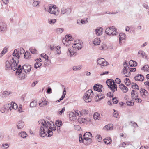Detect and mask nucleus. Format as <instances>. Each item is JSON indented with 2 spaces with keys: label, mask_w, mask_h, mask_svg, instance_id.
Returning a JSON list of instances; mask_svg holds the SVG:
<instances>
[{
  "label": "nucleus",
  "mask_w": 149,
  "mask_h": 149,
  "mask_svg": "<svg viewBox=\"0 0 149 149\" xmlns=\"http://www.w3.org/2000/svg\"><path fill=\"white\" fill-rule=\"evenodd\" d=\"M81 112L82 116L83 115H86L88 114V113L89 112L88 110L84 109L82 110Z\"/></svg>",
  "instance_id": "864d4df0"
},
{
  "label": "nucleus",
  "mask_w": 149,
  "mask_h": 149,
  "mask_svg": "<svg viewBox=\"0 0 149 149\" xmlns=\"http://www.w3.org/2000/svg\"><path fill=\"white\" fill-rule=\"evenodd\" d=\"M103 29L101 27H98L95 29V34L97 36H100L102 34Z\"/></svg>",
  "instance_id": "4468645a"
},
{
  "label": "nucleus",
  "mask_w": 149,
  "mask_h": 149,
  "mask_svg": "<svg viewBox=\"0 0 149 149\" xmlns=\"http://www.w3.org/2000/svg\"><path fill=\"white\" fill-rule=\"evenodd\" d=\"M30 53L29 52H26L24 54V57L26 59H28L29 58V57L30 56Z\"/></svg>",
  "instance_id": "09e8293b"
},
{
  "label": "nucleus",
  "mask_w": 149,
  "mask_h": 149,
  "mask_svg": "<svg viewBox=\"0 0 149 149\" xmlns=\"http://www.w3.org/2000/svg\"><path fill=\"white\" fill-rule=\"evenodd\" d=\"M12 60L13 61V63L12 64L8 61L6 62V68L5 69L6 70H17L16 72L17 74H19L22 72L21 66L20 65L17 66L18 63L14 60V58H12Z\"/></svg>",
  "instance_id": "f03ea898"
},
{
  "label": "nucleus",
  "mask_w": 149,
  "mask_h": 149,
  "mask_svg": "<svg viewBox=\"0 0 149 149\" xmlns=\"http://www.w3.org/2000/svg\"><path fill=\"white\" fill-rule=\"evenodd\" d=\"M27 134L25 132H21L19 133V136L24 138L26 137Z\"/></svg>",
  "instance_id": "72a5a7b5"
},
{
  "label": "nucleus",
  "mask_w": 149,
  "mask_h": 149,
  "mask_svg": "<svg viewBox=\"0 0 149 149\" xmlns=\"http://www.w3.org/2000/svg\"><path fill=\"white\" fill-rule=\"evenodd\" d=\"M47 102L46 100L43 98L41 99V101H40L39 105L41 107H44L47 105Z\"/></svg>",
  "instance_id": "f3484780"
},
{
  "label": "nucleus",
  "mask_w": 149,
  "mask_h": 149,
  "mask_svg": "<svg viewBox=\"0 0 149 149\" xmlns=\"http://www.w3.org/2000/svg\"><path fill=\"white\" fill-rule=\"evenodd\" d=\"M129 145V144H127L125 142H123L122 143L119 145V147H125V145Z\"/></svg>",
  "instance_id": "0e129e2a"
},
{
  "label": "nucleus",
  "mask_w": 149,
  "mask_h": 149,
  "mask_svg": "<svg viewBox=\"0 0 149 149\" xmlns=\"http://www.w3.org/2000/svg\"><path fill=\"white\" fill-rule=\"evenodd\" d=\"M41 57H43L46 60H48V57L45 54L43 53L41 54Z\"/></svg>",
  "instance_id": "6e6d98bb"
},
{
  "label": "nucleus",
  "mask_w": 149,
  "mask_h": 149,
  "mask_svg": "<svg viewBox=\"0 0 149 149\" xmlns=\"http://www.w3.org/2000/svg\"><path fill=\"white\" fill-rule=\"evenodd\" d=\"M69 116L73 117V118H74V119H72V121H74L77 119L75 113H74L72 112H70L69 114Z\"/></svg>",
  "instance_id": "cd10ccee"
},
{
  "label": "nucleus",
  "mask_w": 149,
  "mask_h": 149,
  "mask_svg": "<svg viewBox=\"0 0 149 149\" xmlns=\"http://www.w3.org/2000/svg\"><path fill=\"white\" fill-rule=\"evenodd\" d=\"M96 138L99 142H101L102 141L101 136L100 135H97L96 136Z\"/></svg>",
  "instance_id": "3c124183"
},
{
  "label": "nucleus",
  "mask_w": 149,
  "mask_h": 149,
  "mask_svg": "<svg viewBox=\"0 0 149 149\" xmlns=\"http://www.w3.org/2000/svg\"><path fill=\"white\" fill-rule=\"evenodd\" d=\"M119 42L120 44H121L122 42L121 40L125 39L126 38V35L123 33H120L119 35Z\"/></svg>",
  "instance_id": "412c9836"
},
{
  "label": "nucleus",
  "mask_w": 149,
  "mask_h": 149,
  "mask_svg": "<svg viewBox=\"0 0 149 149\" xmlns=\"http://www.w3.org/2000/svg\"><path fill=\"white\" fill-rule=\"evenodd\" d=\"M11 103L12 109H16L17 108L18 106L16 103L12 102Z\"/></svg>",
  "instance_id": "79ce46f5"
},
{
  "label": "nucleus",
  "mask_w": 149,
  "mask_h": 149,
  "mask_svg": "<svg viewBox=\"0 0 149 149\" xmlns=\"http://www.w3.org/2000/svg\"><path fill=\"white\" fill-rule=\"evenodd\" d=\"M100 115L99 113L97 112L95 113L93 115L94 119L95 120H99L100 118Z\"/></svg>",
  "instance_id": "c9c22d12"
},
{
  "label": "nucleus",
  "mask_w": 149,
  "mask_h": 149,
  "mask_svg": "<svg viewBox=\"0 0 149 149\" xmlns=\"http://www.w3.org/2000/svg\"><path fill=\"white\" fill-rule=\"evenodd\" d=\"M74 128L77 130H80L81 129V127L78 125H75L74 126Z\"/></svg>",
  "instance_id": "13d9d810"
},
{
  "label": "nucleus",
  "mask_w": 149,
  "mask_h": 149,
  "mask_svg": "<svg viewBox=\"0 0 149 149\" xmlns=\"http://www.w3.org/2000/svg\"><path fill=\"white\" fill-rule=\"evenodd\" d=\"M131 97L133 99L135 100L136 102H141L142 100L140 98H138V92L133 90L132 91L131 93Z\"/></svg>",
  "instance_id": "1a4fd4ad"
},
{
  "label": "nucleus",
  "mask_w": 149,
  "mask_h": 149,
  "mask_svg": "<svg viewBox=\"0 0 149 149\" xmlns=\"http://www.w3.org/2000/svg\"><path fill=\"white\" fill-rule=\"evenodd\" d=\"M65 111V108L63 107L62 109H59L58 111V113L61 115Z\"/></svg>",
  "instance_id": "37998d69"
},
{
  "label": "nucleus",
  "mask_w": 149,
  "mask_h": 149,
  "mask_svg": "<svg viewBox=\"0 0 149 149\" xmlns=\"http://www.w3.org/2000/svg\"><path fill=\"white\" fill-rule=\"evenodd\" d=\"M97 64L101 66H106L108 64V62L103 58H99L97 61Z\"/></svg>",
  "instance_id": "9d476101"
},
{
  "label": "nucleus",
  "mask_w": 149,
  "mask_h": 149,
  "mask_svg": "<svg viewBox=\"0 0 149 149\" xmlns=\"http://www.w3.org/2000/svg\"><path fill=\"white\" fill-rule=\"evenodd\" d=\"M31 68L32 67L31 65L27 64H25L22 66L23 70L26 73H29Z\"/></svg>",
  "instance_id": "9b49d317"
},
{
  "label": "nucleus",
  "mask_w": 149,
  "mask_h": 149,
  "mask_svg": "<svg viewBox=\"0 0 149 149\" xmlns=\"http://www.w3.org/2000/svg\"><path fill=\"white\" fill-rule=\"evenodd\" d=\"M84 123H86L88 122H91V120L90 118H84Z\"/></svg>",
  "instance_id": "5fc2aeb1"
},
{
  "label": "nucleus",
  "mask_w": 149,
  "mask_h": 149,
  "mask_svg": "<svg viewBox=\"0 0 149 149\" xmlns=\"http://www.w3.org/2000/svg\"><path fill=\"white\" fill-rule=\"evenodd\" d=\"M112 102H113V104H117L118 103V100L115 97L112 99Z\"/></svg>",
  "instance_id": "bf43d9fd"
},
{
  "label": "nucleus",
  "mask_w": 149,
  "mask_h": 149,
  "mask_svg": "<svg viewBox=\"0 0 149 149\" xmlns=\"http://www.w3.org/2000/svg\"><path fill=\"white\" fill-rule=\"evenodd\" d=\"M83 139L81 135H80L79 142L82 143H83L86 145L90 144L92 142V134L89 132H86L83 135Z\"/></svg>",
  "instance_id": "20e7f679"
},
{
  "label": "nucleus",
  "mask_w": 149,
  "mask_h": 149,
  "mask_svg": "<svg viewBox=\"0 0 149 149\" xmlns=\"http://www.w3.org/2000/svg\"><path fill=\"white\" fill-rule=\"evenodd\" d=\"M7 29L6 24L3 22H0V31L5 32Z\"/></svg>",
  "instance_id": "ddd939ff"
},
{
  "label": "nucleus",
  "mask_w": 149,
  "mask_h": 149,
  "mask_svg": "<svg viewBox=\"0 0 149 149\" xmlns=\"http://www.w3.org/2000/svg\"><path fill=\"white\" fill-rule=\"evenodd\" d=\"M71 12V10L70 9L68 8H62L61 11V13L62 14H69Z\"/></svg>",
  "instance_id": "2eb2a0df"
},
{
  "label": "nucleus",
  "mask_w": 149,
  "mask_h": 149,
  "mask_svg": "<svg viewBox=\"0 0 149 149\" xmlns=\"http://www.w3.org/2000/svg\"><path fill=\"white\" fill-rule=\"evenodd\" d=\"M99 96L97 95V96L95 97V100L97 102L101 100L100 99H99Z\"/></svg>",
  "instance_id": "338daca9"
},
{
  "label": "nucleus",
  "mask_w": 149,
  "mask_h": 149,
  "mask_svg": "<svg viewBox=\"0 0 149 149\" xmlns=\"http://www.w3.org/2000/svg\"><path fill=\"white\" fill-rule=\"evenodd\" d=\"M129 64L130 67L136 66L137 65V63L134 61L131 60L129 62Z\"/></svg>",
  "instance_id": "7c9ffc66"
},
{
  "label": "nucleus",
  "mask_w": 149,
  "mask_h": 149,
  "mask_svg": "<svg viewBox=\"0 0 149 149\" xmlns=\"http://www.w3.org/2000/svg\"><path fill=\"white\" fill-rule=\"evenodd\" d=\"M97 95L98 96H99V97H100L99 99H100V100L102 99H103L104 97V94L100 93L99 94Z\"/></svg>",
  "instance_id": "680f3d73"
},
{
  "label": "nucleus",
  "mask_w": 149,
  "mask_h": 149,
  "mask_svg": "<svg viewBox=\"0 0 149 149\" xmlns=\"http://www.w3.org/2000/svg\"><path fill=\"white\" fill-rule=\"evenodd\" d=\"M4 109L8 111L10 110L11 111L12 109L11 103L7 104H5L4 106Z\"/></svg>",
  "instance_id": "b1692460"
},
{
  "label": "nucleus",
  "mask_w": 149,
  "mask_h": 149,
  "mask_svg": "<svg viewBox=\"0 0 149 149\" xmlns=\"http://www.w3.org/2000/svg\"><path fill=\"white\" fill-rule=\"evenodd\" d=\"M145 53L143 51L141 50L139 51L138 55L139 57H143L145 56Z\"/></svg>",
  "instance_id": "473e14b6"
},
{
  "label": "nucleus",
  "mask_w": 149,
  "mask_h": 149,
  "mask_svg": "<svg viewBox=\"0 0 149 149\" xmlns=\"http://www.w3.org/2000/svg\"><path fill=\"white\" fill-rule=\"evenodd\" d=\"M104 141L107 144H110L111 143L112 140L110 138H107L104 139Z\"/></svg>",
  "instance_id": "c756f323"
},
{
  "label": "nucleus",
  "mask_w": 149,
  "mask_h": 149,
  "mask_svg": "<svg viewBox=\"0 0 149 149\" xmlns=\"http://www.w3.org/2000/svg\"><path fill=\"white\" fill-rule=\"evenodd\" d=\"M29 50L32 54H36L37 53V50L34 48L31 47L29 49Z\"/></svg>",
  "instance_id": "a19ab883"
},
{
  "label": "nucleus",
  "mask_w": 149,
  "mask_h": 149,
  "mask_svg": "<svg viewBox=\"0 0 149 149\" xmlns=\"http://www.w3.org/2000/svg\"><path fill=\"white\" fill-rule=\"evenodd\" d=\"M37 105V101L36 100H34L31 102L30 104V106L31 107H35Z\"/></svg>",
  "instance_id": "2f4dec72"
},
{
  "label": "nucleus",
  "mask_w": 149,
  "mask_h": 149,
  "mask_svg": "<svg viewBox=\"0 0 149 149\" xmlns=\"http://www.w3.org/2000/svg\"><path fill=\"white\" fill-rule=\"evenodd\" d=\"M134 102L133 101H128L127 102V105L129 106H133L134 104Z\"/></svg>",
  "instance_id": "4d7b16f0"
},
{
  "label": "nucleus",
  "mask_w": 149,
  "mask_h": 149,
  "mask_svg": "<svg viewBox=\"0 0 149 149\" xmlns=\"http://www.w3.org/2000/svg\"><path fill=\"white\" fill-rule=\"evenodd\" d=\"M8 50V48L5 47L3 50L2 51L1 53L0 54V57H1V56H2L3 54L7 52Z\"/></svg>",
  "instance_id": "c03bdc74"
},
{
  "label": "nucleus",
  "mask_w": 149,
  "mask_h": 149,
  "mask_svg": "<svg viewBox=\"0 0 149 149\" xmlns=\"http://www.w3.org/2000/svg\"><path fill=\"white\" fill-rule=\"evenodd\" d=\"M113 125L112 124H110L105 126L103 129L107 131L111 130L113 129Z\"/></svg>",
  "instance_id": "4be33fe9"
},
{
  "label": "nucleus",
  "mask_w": 149,
  "mask_h": 149,
  "mask_svg": "<svg viewBox=\"0 0 149 149\" xmlns=\"http://www.w3.org/2000/svg\"><path fill=\"white\" fill-rule=\"evenodd\" d=\"M109 87L113 92L117 91V86L115 84L114 80L111 79H108L106 81Z\"/></svg>",
  "instance_id": "0eeeda50"
},
{
  "label": "nucleus",
  "mask_w": 149,
  "mask_h": 149,
  "mask_svg": "<svg viewBox=\"0 0 149 149\" xmlns=\"http://www.w3.org/2000/svg\"><path fill=\"white\" fill-rule=\"evenodd\" d=\"M100 42L101 41L99 38H96L93 41V43L95 45H97L100 44Z\"/></svg>",
  "instance_id": "c85d7f7f"
},
{
  "label": "nucleus",
  "mask_w": 149,
  "mask_h": 149,
  "mask_svg": "<svg viewBox=\"0 0 149 149\" xmlns=\"http://www.w3.org/2000/svg\"><path fill=\"white\" fill-rule=\"evenodd\" d=\"M9 145L7 143L3 144L2 145V147H3L5 149H7L9 147Z\"/></svg>",
  "instance_id": "69168bd1"
},
{
  "label": "nucleus",
  "mask_w": 149,
  "mask_h": 149,
  "mask_svg": "<svg viewBox=\"0 0 149 149\" xmlns=\"http://www.w3.org/2000/svg\"><path fill=\"white\" fill-rule=\"evenodd\" d=\"M115 81L116 83L117 84H119L120 83V80L118 78H116V79L115 80Z\"/></svg>",
  "instance_id": "774afa93"
},
{
  "label": "nucleus",
  "mask_w": 149,
  "mask_h": 149,
  "mask_svg": "<svg viewBox=\"0 0 149 149\" xmlns=\"http://www.w3.org/2000/svg\"><path fill=\"white\" fill-rule=\"evenodd\" d=\"M62 42L64 45H65L67 46H69L71 43V41H70V40H66V39H64L62 40Z\"/></svg>",
  "instance_id": "393cba45"
},
{
  "label": "nucleus",
  "mask_w": 149,
  "mask_h": 149,
  "mask_svg": "<svg viewBox=\"0 0 149 149\" xmlns=\"http://www.w3.org/2000/svg\"><path fill=\"white\" fill-rule=\"evenodd\" d=\"M119 87L122 91L124 93H126L128 91V88L123 84H120Z\"/></svg>",
  "instance_id": "a211bd4d"
},
{
  "label": "nucleus",
  "mask_w": 149,
  "mask_h": 149,
  "mask_svg": "<svg viewBox=\"0 0 149 149\" xmlns=\"http://www.w3.org/2000/svg\"><path fill=\"white\" fill-rule=\"evenodd\" d=\"M78 122L80 123H83L84 122V118H79L78 119Z\"/></svg>",
  "instance_id": "e2e57ef3"
},
{
  "label": "nucleus",
  "mask_w": 149,
  "mask_h": 149,
  "mask_svg": "<svg viewBox=\"0 0 149 149\" xmlns=\"http://www.w3.org/2000/svg\"><path fill=\"white\" fill-rule=\"evenodd\" d=\"M64 30V29L62 28H58L56 29V33L58 34L61 33Z\"/></svg>",
  "instance_id": "58836bf2"
},
{
  "label": "nucleus",
  "mask_w": 149,
  "mask_h": 149,
  "mask_svg": "<svg viewBox=\"0 0 149 149\" xmlns=\"http://www.w3.org/2000/svg\"><path fill=\"white\" fill-rule=\"evenodd\" d=\"M75 112L76 115H77L78 116L81 117L82 116L81 111H80L77 110L75 111Z\"/></svg>",
  "instance_id": "ea45409f"
},
{
  "label": "nucleus",
  "mask_w": 149,
  "mask_h": 149,
  "mask_svg": "<svg viewBox=\"0 0 149 149\" xmlns=\"http://www.w3.org/2000/svg\"><path fill=\"white\" fill-rule=\"evenodd\" d=\"M134 79L136 81H142L143 80L144 78L143 75L142 74H137L134 77Z\"/></svg>",
  "instance_id": "6ab92c4d"
},
{
  "label": "nucleus",
  "mask_w": 149,
  "mask_h": 149,
  "mask_svg": "<svg viewBox=\"0 0 149 149\" xmlns=\"http://www.w3.org/2000/svg\"><path fill=\"white\" fill-rule=\"evenodd\" d=\"M61 47L59 46H57L55 47V53L56 55H59L61 53Z\"/></svg>",
  "instance_id": "5701e85b"
},
{
  "label": "nucleus",
  "mask_w": 149,
  "mask_h": 149,
  "mask_svg": "<svg viewBox=\"0 0 149 149\" xmlns=\"http://www.w3.org/2000/svg\"><path fill=\"white\" fill-rule=\"evenodd\" d=\"M62 123L61 121L57 120L56 122L55 125L58 127L61 126Z\"/></svg>",
  "instance_id": "603ef678"
},
{
  "label": "nucleus",
  "mask_w": 149,
  "mask_h": 149,
  "mask_svg": "<svg viewBox=\"0 0 149 149\" xmlns=\"http://www.w3.org/2000/svg\"><path fill=\"white\" fill-rule=\"evenodd\" d=\"M141 69L144 71H149V67L148 65H146L142 68Z\"/></svg>",
  "instance_id": "a18cd8bd"
},
{
  "label": "nucleus",
  "mask_w": 149,
  "mask_h": 149,
  "mask_svg": "<svg viewBox=\"0 0 149 149\" xmlns=\"http://www.w3.org/2000/svg\"><path fill=\"white\" fill-rule=\"evenodd\" d=\"M40 2L38 1H34L32 4L33 6L34 7H39V4Z\"/></svg>",
  "instance_id": "de8ad7c7"
},
{
  "label": "nucleus",
  "mask_w": 149,
  "mask_h": 149,
  "mask_svg": "<svg viewBox=\"0 0 149 149\" xmlns=\"http://www.w3.org/2000/svg\"><path fill=\"white\" fill-rule=\"evenodd\" d=\"M13 56L15 57V56L16 57L17 59V61H18V59L19 58L20 56L18 54V53L17 50V49H15L14 51V52L13 53Z\"/></svg>",
  "instance_id": "a878e982"
},
{
  "label": "nucleus",
  "mask_w": 149,
  "mask_h": 149,
  "mask_svg": "<svg viewBox=\"0 0 149 149\" xmlns=\"http://www.w3.org/2000/svg\"><path fill=\"white\" fill-rule=\"evenodd\" d=\"M71 37H70V36H69V35H67L65 36V38L64 39H66V40H69L70 41H71Z\"/></svg>",
  "instance_id": "052dcab7"
},
{
  "label": "nucleus",
  "mask_w": 149,
  "mask_h": 149,
  "mask_svg": "<svg viewBox=\"0 0 149 149\" xmlns=\"http://www.w3.org/2000/svg\"><path fill=\"white\" fill-rule=\"evenodd\" d=\"M24 122L22 121H19L17 123L16 126L18 129H21L24 127Z\"/></svg>",
  "instance_id": "aec40b11"
},
{
  "label": "nucleus",
  "mask_w": 149,
  "mask_h": 149,
  "mask_svg": "<svg viewBox=\"0 0 149 149\" xmlns=\"http://www.w3.org/2000/svg\"><path fill=\"white\" fill-rule=\"evenodd\" d=\"M56 19H49L48 20L49 23L52 25L54 24L56 22Z\"/></svg>",
  "instance_id": "e433bc0d"
},
{
  "label": "nucleus",
  "mask_w": 149,
  "mask_h": 149,
  "mask_svg": "<svg viewBox=\"0 0 149 149\" xmlns=\"http://www.w3.org/2000/svg\"><path fill=\"white\" fill-rule=\"evenodd\" d=\"M94 94L91 89L87 91L83 96V99L86 102H90L91 101V97H93Z\"/></svg>",
  "instance_id": "39448f33"
},
{
  "label": "nucleus",
  "mask_w": 149,
  "mask_h": 149,
  "mask_svg": "<svg viewBox=\"0 0 149 149\" xmlns=\"http://www.w3.org/2000/svg\"><path fill=\"white\" fill-rule=\"evenodd\" d=\"M41 126L40 128V136L43 137L48 135L47 136L50 137L53 135V131L56 130V127L53 122H49L46 120L42 119L38 122Z\"/></svg>",
  "instance_id": "f257e3e1"
},
{
  "label": "nucleus",
  "mask_w": 149,
  "mask_h": 149,
  "mask_svg": "<svg viewBox=\"0 0 149 149\" xmlns=\"http://www.w3.org/2000/svg\"><path fill=\"white\" fill-rule=\"evenodd\" d=\"M140 95L143 98L147 97L148 95V93L147 91L145 89L141 88L140 90Z\"/></svg>",
  "instance_id": "f8f14e48"
},
{
  "label": "nucleus",
  "mask_w": 149,
  "mask_h": 149,
  "mask_svg": "<svg viewBox=\"0 0 149 149\" xmlns=\"http://www.w3.org/2000/svg\"><path fill=\"white\" fill-rule=\"evenodd\" d=\"M107 35L113 36L118 34L117 29L113 26H110L107 28L105 31Z\"/></svg>",
  "instance_id": "6e6552de"
},
{
  "label": "nucleus",
  "mask_w": 149,
  "mask_h": 149,
  "mask_svg": "<svg viewBox=\"0 0 149 149\" xmlns=\"http://www.w3.org/2000/svg\"><path fill=\"white\" fill-rule=\"evenodd\" d=\"M78 43H77V41H74V42L72 48H69L67 52V54L70 57L74 56L77 54V51L81 49L82 48V45L81 42L80 41L78 40Z\"/></svg>",
  "instance_id": "7ed1b4c3"
},
{
  "label": "nucleus",
  "mask_w": 149,
  "mask_h": 149,
  "mask_svg": "<svg viewBox=\"0 0 149 149\" xmlns=\"http://www.w3.org/2000/svg\"><path fill=\"white\" fill-rule=\"evenodd\" d=\"M132 87L133 89H136L137 90L139 89L138 85L136 83H132Z\"/></svg>",
  "instance_id": "4c0bfd02"
},
{
  "label": "nucleus",
  "mask_w": 149,
  "mask_h": 149,
  "mask_svg": "<svg viewBox=\"0 0 149 149\" xmlns=\"http://www.w3.org/2000/svg\"><path fill=\"white\" fill-rule=\"evenodd\" d=\"M122 72L123 73V75L126 77H129L130 75V72L128 70L122 71Z\"/></svg>",
  "instance_id": "bb28decb"
},
{
  "label": "nucleus",
  "mask_w": 149,
  "mask_h": 149,
  "mask_svg": "<svg viewBox=\"0 0 149 149\" xmlns=\"http://www.w3.org/2000/svg\"><path fill=\"white\" fill-rule=\"evenodd\" d=\"M42 65L41 63L38 62H36L34 64V67L36 68H37Z\"/></svg>",
  "instance_id": "49530a36"
},
{
  "label": "nucleus",
  "mask_w": 149,
  "mask_h": 149,
  "mask_svg": "<svg viewBox=\"0 0 149 149\" xmlns=\"http://www.w3.org/2000/svg\"><path fill=\"white\" fill-rule=\"evenodd\" d=\"M125 82L126 85L127 86L131 84L129 79L127 78H126L125 80Z\"/></svg>",
  "instance_id": "8fccbe9b"
},
{
  "label": "nucleus",
  "mask_w": 149,
  "mask_h": 149,
  "mask_svg": "<svg viewBox=\"0 0 149 149\" xmlns=\"http://www.w3.org/2000/svg\"><path fill=\"white\" fill-rule=\"evenodd\" d=\"M81 68L82 66L81 65H79L77 66H74L73 67V70L74 71H76L79 70Z\"/></svg>",
  "instance_id": "f704fd0d"
},
{
  "label": "nucleus",
  "mask_w": 149,
  "mask_h": 149,
  "mask_svg": "<svg viewBox=\"0 0 149 149\" xmlns=\"http://www.w3.org/2000/svg\"><path fill=\"white\" fill-rule=\"evenodd\" d=\"M49 9L47 11L50 13L54 14L55 15H58L59 13V10L58 7H56L55 5L50 4L49 6Z\"/></svg>",
  "instance_id": "423d86ee"
},
{
  "label": "nucleus",
  "mask_w": 149,
  "mask_h": 149,
  "mask_svg": "<svg viewBox=\"0 0 149 149\" xmlns=\"http://www.w3.org/2000/svg\"><path fill=\"white\" fill-rule=\"evenodd\" d=\"M103 87L102 85H100L98 84H95L93 86V88L94 90L97 91L98 92H101L102 90L101 88Z\"/></svg>",
  "instance_id": "dca6fc26"
}]
</instances>
